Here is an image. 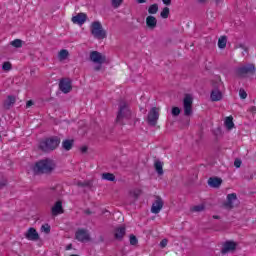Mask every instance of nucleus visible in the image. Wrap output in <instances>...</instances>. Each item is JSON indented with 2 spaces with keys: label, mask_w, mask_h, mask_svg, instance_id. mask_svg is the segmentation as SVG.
Returning a JSON list of instances; mask_svg holds the SVG:
<instances>
[{
  "label": "nucleus",
  "mask_w": 256,
  "mask_h": 256,
  "mask_svg": "<svg viewBox=\"0 0 256 256\" xmlns=\"http://www.w3.org/2000/svg\"><path fill=\"white\" fill-rule=\"evenodd\" d=\"M55 167H57L55 161L46 158L35 163L33 172L35 175H51L55 171Z\"/></svg>",
  "instance_id": "obj_1"
},
{
  "label": "nucleus",
  "mask_w": 256,
  "mask_h": 256,
  "mask_svg": "<svg viewBox=\"0 0 256 256\" xmlns=\"http://www.w3.org/2000/svg\"><path fill=\"white\" fill-rule=\"evenodd\" d=\"M60 143L61 138L58 136H52L43 139L39 144V149L44 153H51V151H55V149L59 147Z\"/></svg>",
  "instance_id": "obj_2"
},
{
  "label": "nucleus",
  "mask_w": 256,
  "mask_h": 256,
  "mask_svg": "<svg viewBox=\"0 0 256 256\" xmlns=\"http://www.w3.org/2000/svg\"><path fill=\"white\" fill-rule=\"evenodd\" d=\"M125 119H131V110L129 109V104L125 101L119 103V109L116 117V123L123 125Z\"/></svg>",
  "instance_id": "obj_3"
},
{
  "label": "nucleus",
  "mask_w": 256,
  "mask_h": 256,
  "mask_svg": "<svg viewBox=\"0 0 256 256\" xmlns=\"http://www.w3.org/2000/svg\"><path fill=\"white\" fill-rule=\"evenodd\" d=\"M90 31L95 39L107 38V32L103 29V25H101V22L99 21L92 22Z\"/></svg>",
  "instance_id": "obj_4"
},
{
  "label": "nucleus",
  "mask_w": 256,
  "mask_h": 256,
  "mask_svg": "<svg viewBox=\"0 0 256 256\" xmlns=\"http://www.w3.org/2000/svg\"><path fill=\"white\" fill-rule=\"evenodd\" d=\"M183 109L185 117H191V115H193V96H191V94H185Z\"/></svg>",
  "instance_id": "obj_5"
},
{
  "label": "nucleus",
  "mask_w": 256,
  "mask_h": 256,
  "mask_svg": "<svg viewBox=\"0 0 256 256\" xmlns=\"http://www.w3.org/2000/svg\"><path fill=\"white\" fill-rule=\"evenodd\" d=\"M237 75L239 77H245V75H255V65L247 64L236 69Z\"/></svg>",
  "instance_id": "obj_6"
},
{
  "label": "nucleus",
  "mask_w": 256,
  "mask_h": 256,
  "mask_svg": "<svg viewBox=\"0 0 256 256\" xmlns=\"http://www.w3.org/2000/svg\"><path fill=\"white\" fill-rule=\"evenodd\" d=\"M157 121H159V108L152 107L148 112L147 123L148 125L155 127V125H157Z\"/></svg>",
  "instance_id": "obj_7"
},
{
  "label": "nucleus",
  "mask_w": 256,
  "mask_h": 256,
  "mask_svg": "<svg viewBox=\"0 0 256 256\" xmlns=\"http://www.w3.org/2000/svg\"><path fill=\"white\" fill-rule=\"evenodd\" d=\"M59 89L62 93H71L73 86L71 85V79L69 78H62L59 82Z\"/></svg>",
  "instance_id": "obj_8"
},
{
  "label": "nucleus",
  "mask_w": 256,
  "mask_h": 256,
  "mask_svg": "<svg viewBox=\"0 0 256 256\" xmlns=\"http://www.w3.org/2000/svg\"><path fill=\"white\" fill-rule=\"evenodd\" d=\"M75 239L77 241H80V243H85V241H91V236L89 235V232L85 229H78L75 233Z\"/></svg>",
  "instance_id": "obj_9"
},
{
  "label": "nucleus",
  "mask_w": 256,
  "mask_h": 256,
  "mask_svg": "<svg viewBox=\"0 0 256 256\" xmlns=\"http://www.w3.org/2000/svg\"><path fill=\"white\" fill-rule=\"evenodd\" d=\"M155 199L156 200L153 202L151 207V213L157 215L158 213H161V209H163L164 202L161 196H155Z\"/></svg>",
  "instance_id": "obj_10"
},
{
  "label": "nucleus",
  "mask_w": 256,
  "mask_h": 256,
  "mask_svg": "<svg viewBox=\"0 0 256 256\" xmlns=\"http://www.w3.org/2000/svg\"><path fill=\"white\" fill-rule=\"evenodd\" d=\"M90 60H92L93 63H98V65H103V63L107 61V57H105V55H102L101 52L92 51L90 53Z\"/></svg>",
  "instance_id": "obj_11"
},
{
  "label": "nucleus",
  "mask_w": 256,
  "mask_h": 256,
  "mask_svg": "<svg viewBox=\"0 0 256 256\" xmlns=\"http://www.w3.org/2000/svg\"><path fill=\"white\" fill-rule=\"evenodd\" d=\"M239 200L237 199V194L231 193L227 195V202L224 203V207L226 209H233L235 207V203H237Z\"/></svg>",
  "instance_id": "obj_12"
},
{
  "label": "nucleus",
  "mask_w": 256,
  "mask_h": 256,
  "mask_svg": "<svg viewBox=\"0 0 256 256\" xmlns=\"http://www.w3.org/2000/svg\"><path fill=\"white\" fill-rule=\"evenodd\" d=\"M51 213L53 217H57V215H61L62 213H65V210H63V202L61 200H58L54 206L51 208Z\"/></svg>",
  "instance_id": "obj_13"
},
{
  "label": "nucleus",
  "mask_w": 256,
  "mask_h": 256,
  "mask_svg": "<svg viewBox=\"0 0 256 256\" xmlns=\"http://www.w3.org/2000/svg\"><path fill=\"white\" fill-rule=\"evenodd\" d=\"M25 237L28 239V241H39V233L33 227L27 230Z\"/></svg>",
  "instance_id": "obj_14"
},
{
  "label": "nucleus",
  "mask_w": 256,
  "mask_h": 256,
  "mask_svg": "<svg viewBox=\"0 0 256 256\" xmlns=\"http://www.w3.org/2000/svg\"><path fill=\"white\" fill-rule=\"evenodd\" d=\"M237 249V243L233 241H227L221 250L222 255H226V253H229V251H235Z\"/></svg>",
  "instance_id": "obj_15"
},
{
  "label": "nucleus",
  "mask_w": 256,
  "mask_h": 256,
  "mask_svg": "<svg viewBox=\"0 0 256 256\" xmlns=\"http://www.w3.org/2000/svg\"><path fill=\"white\" fill-rule=\"evenodd\" d=\"M87 21V14L78 13L76 16L72 17V23L76 25H83Z\"/></svg>",
  "instance_id": "obj_16"
},
{
  "label": "nucleus",
  "mask_w": 256,
  "mask_h": 256,
  "mask_svg": "<svg viewBox=\"0 0 256 256\" xmlns=\"http://www.w3.org/2000/svg\"><path fill=\"white\" fill-rule=\"evenodd\" d=\"M223 183V179L219 178V177H210L208 179V185L210 187H213L214 189H219V187H221Z\"/></svg>",
  "instance_id": "obj_17"
},
{
  "label": "nucleus",
  "mask_w": 256,
  "mask_h": 256,
  "mask_svg": "<svg viewBox=\"0 0 256 256\" xmlns=\"http://www.w3.org/2000/svg\"><path fill=\"white\" fill-rule=\"evenodd\" d=\"M125 234H126L125 226H120V227L115 229L114 238L117 241H123V237H125Z\"/></svg>",
  "instance_id": "obj_18"
},
{
  "label": "nucleus",
  "mask_w": 256,
  "mask_h": 256,
  "mask_svg": "<svg viewBox=\"0 0 256 256\" xmlns=\"http://www.w3.org/2000/svg\"><path fill=\"white\" fill-rule=\"evenodd\" d=\"M16 101H17V98L15 96L9 95L3 103L4 109H7V110L11 109L15 105Z\"/></svg>",
  "instance_id": "obj_19"
},
{
  "label": "nucleus",
  "mask_w": 256,
  "mask_h": 256,
  "mask_svg": "<svg viewBox=\"0 0 256 256\" xmlns=\"http://www.w3.org/2000/svg\"><path fill=\"white\" fill-rule=\"evenodd\" d=\"M146 26L148 27V29H155V27H157V18H155V16H148L146 18Z\"/></svg>",
  "instance_id": "obj_20"
},
{
  "label": "nucleus",
  "mask_w": 256,
  "mask_h": 256,
  "mask_svg": "<svg viewBox=\"0 0 256 256\" xmlns=\"http://www.w3.org/2000/svg\"><path fill=\"white\" fill-rule=\"evenodd\" d=\"M210 99L211 101H221L223 99V93L219 89L212 90Z\"/></svg>",
  "instance_id": "obj_21"
},
{
  "label": "nucleus",
  "mask_w": 256,
  "mask_h": 256,
  "mask_svg": "<svg viewBox=\"0 0 256 256\" xmlns=\"http://www.w3.org/2000/svg\"><path fill=\"white\" fill-rule=\"evenodd\" d=\"M75 143V140L73 139H66L62 142V149L64 151H71L73 149V145Z\"/></svg>",
  "instance_id": "obj_22"
},
{
  "label": "nucleus",
  "mask_w": 256,
  "mask_h": 256,
  "mask_svg": "<svg viewBox=\"0 0 256 256\" xmlns=\"http://www.w3.org/2000/svg\"><path fill=\"white\" fill-rule=\"evenodd\" d=\"M154 168L158 175H163V162H161L160 160H156L154 163Z\"/></svg>",
  "instance_id": "obj_23"
},
{
  "label": "nucleus",
  "mask_w": 256,
  "mask_h": 256,
  "mask_svg": "<svg viewBox=\"0 0 256 256\" xmlns=\"http://www.w3.org/2000/svg\"><path fill=\"white\" fill-rule=\"evenodd\" d=\"M225 127L231 131V129H233V127H235V123H233V116H228L225 119Z\"/></svg>",
  "instance_id": "obj_24"
},
{
  "label": "nucleus",
  "mask_w": 256,
  "mask_h": 256,
  "mask_svg": "<svg viewBox=\"0 0 256 256\" xmlns=\"http://www.w3.org/2000/svg\"><path fill=\"white\" fill-rule=\"evenodd\" d=\"M159 11V4L155 3L149 6L148 13L149 15H156Z\"/></svg>",
  "instance_id": "obj_25"
},
{
  "label": "nucleus",
  "mask_w": 256,
  "mask_h": 256,
  "mask_svg": "<svg viewBox=\"0 0 256 256\" xmlns=\"http://www.w3.org/2000/svg\"><path fill=\"white\" fill-rule=\"evenodd\" d=\"M219 49H225L227 47V36H221L218 40Z\"/></svg>",
  "instance_id": "obj_26"
},
{
  "label": "nucleus",
  "mask_w": 256,
  "mask_h": 256,
  "mask_svg": "<svg viewBox=\"0 0 256 256\" xmlns=\"http://www.w3.org/2000/svg\"><path fill=\"white\" fill-rule=\"evenodd\" d=\"M67 57H69V51L66 49L60 50V52L58 53V59L60 61H65V59H67Z\"/></svg>",
  "instance_id": "obj_27"
},
{
  "label": "nucleus",
  "mask_w": 256,
  "mask_h": 256,
  "mask_svg": "<svg viewBox=\"0 0 256 256\" xmlns=\"http://www.w3.org/2000/svg\"><path fill=\"white\" fill-rule=\"evenodd\" d=\"M102 179L105 181H115V174L109 172L103 173Z\"/></svg>",
  "instance_id": "obj_28"
},
{
  "label": "nucleus",
  "mask_w": 256,
  "mask_h": 256,
  "mask_svg": "<svg viewBox=\"0 0 256 256\" xmlns=\"http://www.w3.org/2000/svg\"><path fill=\"white\" fill-rule=\"evenodd\" d=\"M10 45H12V47H16V49H20V47H23V40L15 39L14 41L10 42Z\"/></svg>",
  "instance_id": "obj_29"
},
{
  "label": "nucleus",
  "mask_w": 256,
  "mask_h": 256,
  "mask_svg": "<svg viewBox=\"0 0 256 256\" xmlns=\"http://www.w3.org/2000/svg\"><path fill=\"white\" fill-rule=\"evenodd\" d=\"M169 13H170L169 7H164L160 13V16L162 17V19H168Z\"/></svg>",
  "instance_id": "obj_30"
},
{
  "label": "nucleus",
  "mask_w": 256,
  "mask_h": 256,
  "mask_svg": "<svg viewBox=\"0 0 256 256\" xmlns=\"http://www.w3.org/2000/svg\"><path fill=\"white\" fill-rule=\"evenodd\" d=\"M113 9H119L120 5H123V0H111Z\"/></svg>",
  "instance_id": "obj_31"
},
{
  "label": "nucleus",
  "mask_w": 256,
  "mask_h": 256,
  "mask_svg": "<svg viewBox=\"0 0 256 256\" xmlns=\"http://www.w3.org/2000/svg\"><path fill=\"white\" fill-rule=\"evenodd\" d=\"M191 211H194L196 213H201V211H205V205L201 204V205H197L194 206Z\"/></svg>",
  "instance_id": "obj_32"
},
{
  "label": "nucleus",
  "mask_w": 256,
  "mask_h": 256,
  "mask_svg": "<svg viewBox=\"0 0 256 256\" xmlns=\"http://www.w3.org/2000/svg\"><path fill=\"white\" fill-rule=\"evenodd\" d=\"M171 114L173 117H179L181 115V109L179 107H172Z\"/></svg>",
  "instance_id": "obj_33"
},
{
  "label": "nucleus",
  "mask_w": 256,
  "mask_h": 256,
  "mask_svg": "<svg viewBox=\"0 0 256 256\" xmlns=\"http://www.w3.org/2000/svg\"><path fill=\"white\" fill-rule=\"evenodd\" d=\"M41 231H43L46 234L51 233V226L49 224H44L41 226Z\"/></svg>",
  "instance_id": "obj_34"
},
{
  "label": "nucleus",
  "mask_w": 256,
  "mask_h": 256,
  "mask_svg": "<svg viewBox=\"0 0 256 256\" xmlns=\"http://www.w3.org/2000/svg\"><path fill=\"white\" fill-rule=\"evenodd\" d=\"M12 65L11 62H4L2 65L3 71H11Z\"/></svg>",
  "instance_id": "obj_35"
},
{
  "label": "nucleus",
  "mask_w": 256,
  "mask_h": 256,
  "mask_svg": "<svg viewBox=\"0 0 256 256\" xmlns=\"http://www.w3.org/2000/svg\"><path fill=\"white\" fill-rule=\"evenodd\" d=\"M139 243V240H137V236L131 234L130 235V245H137Z\"/></svg>",
  "instance_id": "obj_36"
},
{
  "label": "nucleus",
  "mask_w": 256,
  "mask_h": 256,
  "mask_svg": "<svg viewBox=\"0 0 256 256\" xmlns=\"http://www.w3.org/2000/svg\"><path fill=\"white\" fill-rule=\"evenodd\" d=\"M78 187H91V181L78 182Z\"/></svg>",
  "instance_id": "obj_37"
},
{
  "label": "nucleus",
  "mask_w": 256,
  "mask_h": 256,
  "mask_svg": "<svg viewBox=\"0 0 256 256\" xmlns=\"http://www.w3.org/2000/svg\"><path fill=\"white\" fill-rule=\"evenodd\" d=\"M239 96H240V99H247V92L245 91V89L239 90Z\"/></svg>",
  "instance_id": "obj_38"
},
{
  "label": "nucleus",
  "mask_w": 256,
  "mask_h": 256,
  "mask_svg": "<svg viewBox=\"0 0 256 256\" xmlns=\"http://www.w3.org/2000/svg\"><path fill=\"white\" fill-rule=\"evenodd\" d=\"M242 163L243 162L241 161V159L236 158L235 161H234V166L236 167V169H239V167H241Z\"/></svg>",
  "instance_id": "obj_39"
},
{
  "label": "nucleus",
  "mask_w": 256,
  "mask_h": 256,
  "mask_svg": "<svg viewBox=\"0 0 256 256\" xmlns=\"http://www.w3.org/2000/svg\"><path fill=\"white\" fill-rule=\"evenodd\" d=\"M133 197L135 199H139V195H141V191L140 190H136L132 193Z\"/></svg>",
  "instance_id": "obj_40"
},
{
  "label": "nucleus",
  "mask_w": 256,
  "mask_h": 256,
  "mask_svg": "<svg viewBox=\"0 0 256 256\" xmlns=\"http://www.w3.org/2000/svg\"><path fill=\"white\" fill-rule=\"evenodd\" d=\"M6 185H7V180L6 179L0 180V189H3V187H5Z\"/></svg>",
  "instance_id": "obj_41"
},
{
  "label": "nucleus",
  "mask_w": 256,
  "mask_h": 256,
  "mask_svg": "<svg viewBox=\"0 0 256 256\" xmlns=\"http://www.w3.org/2000/svg\"><path fill=\"white\" fill-rule=\"evenodd\" d=\"M167 243H168L167 239H163V240L160 242V246H161L162 248H165V247H167Z\"/></svg>",
  "instance_id": "obj_42"
},
{
  "label": "nucleus",
  "mask_w": 256,
  "mask_h": 256,
  "mask_svg": "<svg viewBox=\"0 0 256 256\" xmlns=\"http://www.w3.org/2000/svg\"><path fill=\"white\" fill-rule=\"evenodd\" d=\"M32 105H33V100H29L26 103V108L29 109V107H32Z\"/></svg>",
  "instance_id": "obj_43"
},
{
  "label": "nucleus",
  "mask_w": 256,
  "mask_h": 256,
  "mask_svg": "<svg viewBox=\"0 0 256 256\" xmlns=\"http://www.w3.org/2000/svg\"><path fill=\"white\" fill-rule=\"evenodd\" d=\"M171 1L172 0H162V3H164V5L169 6V5H171Z\"/></svg>",
  "instance_id": "obj_44"
},
{
  "label": "nucleus",
  "mask_w": 256,
  "mask_h": 256,
  "mask_svg": "<svg viewBox=\"0 0 256 256\" xmlns=\"http://www.w3.org/2000/svg\"><path fill=\"white\" fill-rule=\"evenodd\" d=\"M85 215H93V212H91L90 209L84 210Z\"/></svg>",
  "instance_id": "obj_45"
},
{
  "label": "nucleus",
  "mask_w": 256,
  "mask_h": 256,
  "mask_svg": "<svg viewBox=\"0 0 256 256\" xmlns=\"http://www.w3.org/2000/svg\"><path fill=\"white\" fill-rule=\"evenodd\" d=\"M70 249H73V244H68L66 246V251H70Z\"/></svg>",
  "instance_id": "obj_46"
},
{
  "label": "nucleus",
  "mask_w": 256,
  "mask_h": 256,
  "mask_svg": "<svg viewBox=\"0 0 256 256\" xmlns=\"http://www.w3.org/2000/svg\"><path fill=\"white\" fill-rule=\"evenodd\" d=\"M87 149H88L87 146H84V147L81 148V152L82 153H87Z\"/></svg>",
  "instance_id": "obj_47"
},
{
  "label": "nucleus",
  "mask_w": 256,
  "mask_h": 256,
  "mask_svg": "<svg viewBox=\"0 0 256 256\" xmlns=\"http://www.w3.org/2000/svg\"><path fill=\"white\" fill-rule=\"evenodd\" d=\"M94 70H96V71H101V64H99L98 66H95V67H94Z\"/></svg>",
  "instance_id": "obj_48"
},
{
  "label": "nucleus",
  "mask_w": 256,
  "mask_h": 256,
  "mask_svg": "<svg viewBox=\"0 0 256 256\" xmlns=\"http://www.w3.org/2000/svg\"><path fill=\"white\" fill-rule=\"evenodd\" d=\"M256 112V107L255 106H252L251 108H250V113H255Z\"/></svg>",
  "instance_id": "obj_49"
},
{
  "label": "nucleus",
  "mask_w": 256,
  "mask_h": 256,
  "mask_svg": "<svg viewBox=\"0 0 256 256\" xmlns=\"http://www.w3.org/2000/svg\"><path fill=\"white\" fill-rule=\"evenodd\" d=\"M137 3H147V0H137Z\"/></svg>",
  "instance_id": "obj_50"
},
{
  "label": "nucleus",
  "mask_w": 256,
  "mask_h": 256,
  "mask_svg": "<svg viewBox=\"0 0 256 256\" xmlns=\"http://www.w3.org/2000/svg\"><path fill=\"white\" fill-rule=\"evenodd\" d=\"M213 219H221V217L218 216V215H214V216H213Z\"/></svg>",
  "instance_id": "obj_51"
},
{
  "label": "nucleus",
  "mask_w": 256,
  "mask_h": 256,
  "mask_svg": "<svg viewBox=\"0 0 256 256\" xmlns=\"http://www.w3.org/2000/svg\"><path fill=\"white\" fill-rule=\"evenodd\" d=\"M198 1V3H205V1H207V0H197Z\"/></svg>",
  "instance_id": "obj_52"
},
{
  "label": "nucleus",
  "mask_w": 256,
  "mask_h": 256,
  "mask_svg": "<svg viewBox=\"0 0 256 256\" xmlns=\"http://www.w3.org/2000/svg\"><path fill=\"white\" fill-rule=\"evenodd\" d=\"M52 100H53V98H48L45 101H52Z\"/></svg>",
  "instance_id": "obj_53"
},
{
  "label": "nucleus",
  "mask_w": 256,
  "mask_h": 256,
  "mask_svg": "<svg viewBox=\"0 0 256 256\" xmlns=\"http://www.w3.org/2000/svg\"><path fill=\"white\" fill-rule=\"evenodd\" d=\"M59 195H60L59 193H56V194H55L56 197H59Z\"/></svg>",
  "instance_id": "obj_54"
},
{
  "label": "nucleus",
  "mask_w": 256,
  "mask_h": 256,
  "mask_svg": "<svg viewBox=\"0 0 256 256\" xmlns=\"http://www.w3.org/2000/svg\"><path fill=\"white\" fill-rule=\"evenodd\" d=\"M219 1H221V0H216V3H219Z\"/></svg>",
  "instance_id": "obj_55"
},
{
  "label": "nucleus",
  "mask_w": 256,
  "mask_h": 256,
  "mask_svg": "<svg viewBox=\"0 0 256 256\" xmlns=\"http://www.w3.org/2000/svg\"><path fill=\"white\" fill-rule=\"evenodd\" d=\"M55 189H57V188H52V191H55Z\"/></svg>",
  "instance_id": "obj_56"
},
{
  "label": "nucleus",
  "mask_w": 256,
  "mask_h": 256,
  "mask_svg": "<svg viewBox=\"0 0 256 256\" xmlns=\"http://www.w3.org/2000/svg\"><path fill=\"white\" fill-rule=\"evenodd\" d=\"M0 139H1V136H0Z\"/></svg>",
  "instance_id": "obj_57"
}]
</instances>
